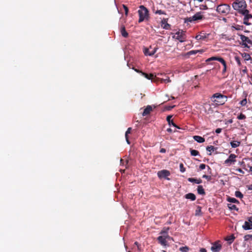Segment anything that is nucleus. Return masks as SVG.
Wrapping results in <instances>:
<instances>
[{
	"label": "nucleus",
	"mask_w": 252,
	"mask_h": 252,
	"mask_svg": "<svg viewBox=\"0 0 252 252\" xmlns=\"http://www.w3.org/2000/svg\"><path fill=\"white\" fill-rule=\"evenodd\" d=\"M211 100L216 105H221L227 101V97L220 93H216L212 95Z\"/></svg>",
	"instance_id": "nucleus-1"
},
{
	"label": "nucleus",
	"mask_w": 252,
	"mask_h": 252,
	"mask_svg": "<svg viewBox=\"0 0 252 252\" xmlns=\"http://www.w3.org/2000/svg\"><path fill=\"white\" fill-rule=\"evenodd\" d=\"M138 11L139 17L138 22L140 23L144 20H149L150 16L148 9L144 5H140Z\"/></svg>",
	"instance_id": "nucleus-2"
},
{
	"label": "nucleus",
	"mask_w": 252,
	"mask_h": 252,
	"mask_svg": "<svg viewBox=\"0 0 252 252\" xmlns=\"http://www.w3.org/2000/svg\"><path fill=\"white\" fill-rule=\"evenodd\" d=\"M232 7L234 10L242 14L245 10H247V4L244 0H236L232 3Z\"/></svg>",
	"instance_id": "nucleus-3"
},
{
	"label": "nucleus",
	"mask_w": 252,
	"mask_h": 252,
	"mask_svg": "<svg viewBox=\"0 0 252 252\" xmlns=\"http://www.w3.org/2000/svg\"><path fill=\"white\" fill-rule=\"evenodd\" d=\"M231 7L227 4H220L219 5L216 9L217 11L220 14L227 15L230 12Z\"/></svg>",
	"instance_id": "nucleus-4"
},
{
	"label": "nucleus",
	"mask_w": 252,
	"mask_h": 252,
	"mask_svg": "<svg viewBox=\"0 0 252 252\" xmlns=\"http://www.w3.org/2000/svg\"><path fill=\"white\" fill-rule=\"evenodd\" d=\"M186 32L182 30H179L175 34L172 36V38L179 40L180 42H183L186 41L187 36Z\"/></svg>",
	"instance_id": "nucleus-5"
},
{
	"label": "nucleus",
	"mask_w": 252,
	"mask_h": 252,
	"mask_svg": "<svg viewBox=\"0 0 252 252\" xmlns=\"http://www.w3.org/2000/svg\"><path fill=\"white\" fill-rule=\"evenodd\" d=\"M170 174V171L166 169L160 170L158 171L157 173V175L159 179H165L167 180H170L168 176H169Z\"/></svg>",
	"instance_id": "nucleus-6"
},
{
	"label": "nucleus",
	"mask_w": 252,
	"mask_h": 252,
	"mask_svg": "<svg viewBox=\"0 0 252 252\" xmlns=\"http://www.w3.org/2000/svg\"><path fill=\"white\" fill-rule=\"evenodd\" d=\"M158 47L157 46L152 47V46H150L149 48H145L144 50V54L146 56H152L155 54V53L157 52Z\"/></svg>",
	"instance_id": "nucleus-7"
},
{
	"label": "nucleus",
	"mask_w": 252,
	"mask_h": 252,
	"mask_svg": "<svg viewBox=\"0 0 252 252\" xmlns=\"http://www.w3.org/2000/svg\"><path fill=\"white\" fill-rule=\"evenodd\" d=\"M241 14L244 16L243 24L247 26L251 25V23H247L246 21L247 20L252 19V15L249 13V11L248 10H245Z\"/></svg>",
	"instance_id": "nucleus-8"
},
{
	"label": "nucleus",
	"mask_w": 252,
	"mask_h": 252,
	"mask_svg": "<svg viewBox=\"0 0 252 252\" xmlns=\"http://www.w3.org/2000/svg\"><path fill=\"white\" fill-rule=\"evenodd\" d=\"M237 156L235 154H231L229 155L228 158L224 161V164L227 166H229L231 164L234 163L236 162L235 158H236Z\"/></svg>",
	"instance_id": "nucleus-9"
},
{
	"label": "nucleus",
	"mask_w": 252,
	"mask_h": 252,
	"mask_svg": "<svg viewBox=\"0 0 252 252\" xmlns=\"http://www.w3.org/2000/svg\"><path fill=\"white\" fill-rule=\"evenodd\" d=\"M240 37V39L242 42V45L245 47H247L248 44H252V41L248 37L245 36L244 35L239 34H238Z\"/></svg>",
	"instance_id": "nucleus-10"
},
{
	"label": "nucleus",
	"mask_w": 252,
	"mask_h": 252,
	"mask_svg": "<svg viewBox=\"0 0 252 252\" xmlns=\"http://www.w3.org/2000/svg\"><path fill=\"white\" fill-rule=\"evenodd\" d=\"M221 249V245L220 243V241H216L213 244V246L211 248L212 251L214 252H218Z\"/></svg>",
	"instance_id": "nucleus-11"
},
{
	"label": "nucleus",
	"mask_w": 252,
	"mask_h": 252,
	"mask_svg": "<svg viewBox=\"0 0 252 252\" xmlns=\"http://www.w3.org/2000/svg\"><path fill=\"white\" fill-rule=\"evenodd\" d=\"M205 18L204 16L202 15V12H198L195 13L193 16L192 19L194 20V21L198 20H202Z\"/></svg>",
	"instance_id": "nucleus-12"
},
{
	"label": "nucleus",
	"mask_w": 252,
	"mask_h": 252,
	"mask_svg": "<svg viewBox=\"0 0 252 252\" xmlns=\"http://www.w3.org/2000/svg\"><path fill=\"white\" fill-rule=\"evenodd\" d=\"M202 52L200 50H191L187 53L182 54V56L186 58H189L190 56L195 55L197 53Z\"/></svg>",
	"instance_id": "nucleus-13"
},
{
	"label": "nucleus",
	"mask_w": 252,
	"mask_h": 252,
	"mask_svg": "<svg viewBox=\"0 0 252 252\" xmlns=\"http://www.w3.org/2000/svg\"><path fill=\"white\" fill-rule=\"evenodd\" d=\"M209 35V34H206V33L201 32L200 34L196 35L195 39L198 40H204L208 37Z\"/></svg>",
	"instance_id": "nucleus-14"
},
{
	"label": "nucleus",
	"mask_w": 252,
	"mask_h": 252,
	"mask_svg": "<svg viewBox=\"0 0 252 252\" xmlns=\"http://www.w3.org/2000/svg\"><path fill=\"white\" fill-rule=\"evenodd\" d=\"M161 26L163 27V28L165 30H169L170 29V25L167 23V19H163L161 20Z\"/></svg>",
	"instance_id": "nucleus-15"
},
{
	"label": "nucleus",
	"mask_w": 252,
	"mask_h": 252,
	"mask_svg": "<svg viewBox=\"0 0 252 252\" xmlns=\"http://www.w3.org/2000/svg\"><path fill=\"white\" fill-rule=\"evenodd\" d=\"M158 242L162 246H166L167 245V241L166 240V238L162 236H159L157 238Z\"/></svg>",
	"instance_id": "nucleus-16"
},
{
	"label": "nucleus",
	"mask_w": 252,
	"mask_h": 252,
	"mask_svg": "<svg viewBox=\"0 0 252 252\" xmlns=\"http://www.w3.org/2000/svg\"><path fill=\"white\" fill-rule=\"evenodd\" d=\"M153 109L151 105H148L146 108L144 110V111L142 113L143 116H146L150 114V113L152 111Z\"/></svg>",
	"instance_id": "nucleus-17"
},
{
	"label": "nucleus",
	"mask_w": 252,
	"mask_h": 252,
	"mask_svg": "<svg viewBox=\"0 0 252 252\" xmlns=\"http://www.w3.org/2000/svg\"><path fill=\"white\" fill-rule=\"evenodd\" d=\"M213 61H218L220 63H223V58L220 57H212L208 58L206 60V62H209Z\"/></svg>",
	"instance_id": "nucleus-18"
},
{
	"label": "nucleus",
	"mask_w": 252,
	"mask_h": 252,
	"mask_svg": "<svg viewBox=\"0 0 252 252\" xmlns=\"http://www.w3.org/2000/svg\"><path fill=\"white\" fill-rule=\"evenodd\" d=\"M242 227L244 230L252 229V223L250 222L249 221H246L244 225L242 226Z\"/></svg>",
	"instance_id": "nucleus-19"
},
{
	"label": "nucleus",
	"mask_w": 252,
	"mask_h": 252,
	"mask_svg": "<svg viewBox=\"0 0 252 252\" xmlns=\"http://www.w3.org/2000/svg\"><path fill=\"white\" fill-rule=\"evenodd\" d=\"M172 118V116L171 115H169L166 118V121L168 122V123L169 125H172L174 127H176L179 129H180V128L177 126L174 123V122L171 120Z\"/></svg>",
	"instance_id": "nucleus-20"
},
{
	"label": "nucleus",
	"mask_w": 252,
	"mask_h": 252,
	"mask_svg": "<svg viewBox=\"0 0 252 252\" xmlns=\"http://www.w3.org/2000/svg\"><path fill=\"white\" fill-rule=\"evenodd\" d=\"M121 33L122 35L125 38L127 37L128 36V34L126 31L125 27L124 26H122L121 28Z\"/></svg>",
	"instance_id": "nucleus-21"
},
{
	"label": "nucleus",
	"mask_w": 252,
	"mask_h": 252,
	"mask_svg": "<svg viewBox=\"0 0 252 252\" xmlns=\"http://www.w3.org/2000/svg\"><path fill=\"white\" fill-rule=\"evenodd\" d=\"M188 180L191 183H194L197 184H200L202 183V181L201 179H195L193 178H189Z\"/></svg>",
	"instance_id": "nucleus-22"
},
{
	"label": "nucleus",
	"mask_w": 252,
	"mask_h": 252,
	"mask_svg": "<svg viewBox=\"0 0 252 252\" xmlns=\"http://www.w3.org/2000/svg\"><path fill=\"white\" fill-rule=\"evenodd\" d=\"M140 73H141L142 75L149 80H153L154 78V75L153 74L150 73L149 74L142 71H140Z\"/></svg>",
	"instance_id": "nucleus-23"
},
{
	"label": "nucleus",
	"mask_w": 252,
	"mask_h": 252,
	"mask_svg": "<svg viewBox=\"0 0 252 252\" xmlns=\"http://www.w3.org/2000/svg\"><path fill=\"white\" fill-rule=\"evenodd\" d=\"M193 138L194 140L198 143H203L205 141V139L201 136L198 135H195L193 136Z\"/></svg>",
	"instance_id": "nucleus-24"
},
{
	"label": "nucleus",
	"mask_w": 252,
	"mask_h": 252,
	"mask_svg": "<svg viewBox=\"0 0 252 252\" xmlns=\"http://www.w3.org/2000/svg\"><path fill=\"white\" fill-rule=\"evenodd\" d=\"M185 197L187 199L194 201L196 199V196L192 193H189L185 195Z\"/></svg>",
	"instance_id": "nucleus-25"
},
{
	"label": "nucleus",
	"mask_w": 252,
	"mask_h": 252,
	"mask_svg": "<svg viewBox=\"0 0 252 252\" xmlns=\"http://www.w3.org/2000/svg\"><path fill=\"white\" fill-rule=\"evenodd\" d=\"M235 239V237L234 234H232L230 236H227L225 238V240L226 241H228V242L229 244H231L234 241Z\"/></svg>",
	"instance_id": "nucleus-26"
},
{
	"label": "nucleus",
	"mask_w": 252,
	"mask_h": 252,
	"mask_svg": "<svg viewBox=\"0 0 252 252\" xmlns=\"http://www.w3.org/2000/svg\"><path fill=\"white\" fill-rule=\"evenodd\" d=\"M197 192L198 194L201 195H205V191L204 190V189H203V187L201 185L198 186L197 187Z\"/></svg>",
	"instance_id": "nucleus-27"
},
{
	"label": "nucleus",
	"mask_w": 252,
	"mask_h": 252,
	"mask_svg": "<svg viewBox=\"0 0 252 252\" xmlns=\"http://www.w3.org/2000/svg\"><path fill=\"white\" fill-rule=\"evenodd\" d=\"M227 201L233 203L239 204V201L235 198L228 197L227 198Z\"/></svg>",
	"instance_id": "nucleus-28"
},
{
	"label": "nucleus",
	"mask_w": 252,
	"mask_h": 252,
	"mask_svg": "<svg viewBox=\"0 0 252 252\" xmlns=\"http://www.w3.org/2000/svg\"><path fill=\"white\" fill-rule=\"evenodd\" d=\"M241 142L240 141H233L230 142V145L232 148H236L240 145Z\"/></svg>",
	"instance_id": "nucleus-29"
},
{
	"label": "nucleus",
	"mask_w": 252,
	"mask_h": 252,
	"mask_svg": "<svg viewBox=\"0 0 252 252\" xmlns=\"http://www.w3.org/2000/svg\"><path fill=\"white\" fill-rule=\"evenodd\" d=\"M223 63H220L223 65V69L222 70V74L225 75L226 72L227 65L225 60L223 59Z\"/></svg>",
	"instance_id": "nucleus-30"
},
{
	"label": "nucleus",
	"mask_w": 252,
	"mask_h": 252,
	"mask_svg": "<svg viewBox=\"0 0 252 252\" xmlns=\"http://www.w3.org/2000/svg\"><path fill=\"white\" fill-rule=\"evenodd\" d=\"M227 207L230 210H238V208L236 207V206L234 204H232L231 203H229L227 204Z\"/></svg>",
	"instance_id": "nucleus-31"
},
{
	"label": "nucleus",
	"mask_w": 252,
	"mask_h": 252,
	"mask_svg": "<svg viewBox=\"0 0 252 252\" xmlns=\"http://www.w3.org/2000/svg\"><path fill=\"white\" fill-rule=\"evenodd\" d=\"M190 154L192 156H196L199 155V153L196 150L190 149Z\"/></svg>",
	"instance_id": "nucleus-32"
},
{
	"label": "nucleus",
	"mask_w": 252,
	"mask_h": 252,
	"mask_svg": "<svg viewBox=\"0 0 252 252\" xmlns=\"http://www.w3.org/2000/svg\"><path fill=\"white\" fill-rule=\"evenodd\" d=\"M242 56L245 61H249L251 59L250 55L248 53H244Z\"/></svg>",
	"instance_id": "nucleus-33"
},
{
	"label": "nucleus",
	"mask_w": 252,
	"mask_h": 252,
	"mask_svg": "<svg viewBox=\"0 0 252 252\" xmlns=\"http://www.w3.org/2000/svg\"><path fill=\"white\" fill-rule=\"evenodd\" d=\"M233 28L237 31H243L244 30L245 27L243 26L237 25L234 26Z\"/></svg>",
	"instance_id": "nucleus-34"
},
{
	"label": "nucleus",
	"mask_w": 252,
	"mask_h": 252,
	"mask_svg": "<svg viewBox=\"0 0 252 252\" xmlns=\"http://www.w3.org/2000/svg\"><path fill=\"white\" fill-rule=\"evenodd\" d=\"M235 195L236 197L242 198L243 197V194L240 191H236L235 192Z\"/></svg>",
	"instance_id": "nucleus-35"
},
{
	"label": "nucleus",
	"mask_w": 252,
	"mask_h": 252,
	"mask_svg": "<svg viewBox=\"0 0 252 252\" xmlns=\"http://www.w3.org/2000/svg\"><path fill=\"white\" fill-rule=\"evenodd\" d=\"M181 252H188L189 251V248L187 246L182 247L179 248Z\"/></svg>",
	"instance_id": "nucleus-36"
},
{
	"label": "nucleus",
	"mask_w": 252,
	"mask_h": 252,
	"mask_svg": "<svg viewBox=\"0 0 252 252\" xmlns=\"http://www.w3.org/2000/svg\"><path fill=\"white\" fill-rule=\"evenodd\" d=\"M154 13L156 14H159V15H166V13L165 11H162L161 10H157V11H155Z\"/></svg>",
	"instance_id": "nucleus-37"
},
{
	"label": "nucleus",
	"mask_w": 252,
	"mask_h": 252,
	"mask_svg": "<svg viewBox=\"0 0 252 252\" xmlns=\"http://www.w3.org/2000/svg\"><path fill=\"white\" fill-rule=\"evenodd\" d=\"M235 60L236 61V62L237 63L238 65L239 66H240L241 65V61H240V59L239 57L238 56H235Z\"/></svg>",
	"instance_id": "nucleus-38"
},
{
	"label": "nucleus",
	"mask_w": 252,
	"mask_h": 252,
	"mask_svg": "<svg viewBox=\"0 0 252 252\" xmlns=\"http://www.w3.org/2000/svg\"><path fill=\"white\" fill-rule=\"evenodd\" d=\"M215 149V148L213 146H207L206 148V150L210 152L214 151Z\"/></svg>",
	"instance_id": "nucleus-39"
},
{
	"label": "nucleus",
	"mask_w": 252,
	"mask_h": 252,
	"mask_svg": "<svg viewBox=\"0 0 252 252\" xmlns=\"http://www.w3.org/2000/svg\"><path fill=\"white\" fill-rule=\"evenodd\" d=\"M247 103V98H246L243 99L242 100H241L240 102V104L242 106H245L246 105Z\"/></svg>",
	"instance_id": "nucleus-40"
},
{
	"label": "nucleus",
	"mask_w": 252,
	"mask_h": 252,
	"mask_svg": "<svg viewBox=\"0 0 252 252\" xmlns=\"http://www.w3.org/2000/svg\"><path fill=\"white\" fill-rule=\"evenodd\" d=\"M246 118V116L242 113H240V114L237 117V119L239 120H244Z\"/></svg>",
	"instance_id": "nucleus-41"
},
{
	"label": "nucleus",
	"mask_w": 252,
	"mask_h": 252,
	"mask_svg": "<svg viewBox=\"0 0 252 252\" xmlns=\"http://www.w3.org/2000/svg\"><path fill=\"white\" fill-rule=\"evenodd\" d=\"M252 235L251 234H247V235H246L244 238V240L246 241H248L249 240H250V239L252 238Z\"/></svg>",
	"instance_id": "nucleus-42"
},
{
	"label": "nucleus",
	"mask_w": 252,
	"mask_h": 252,
	"mask_svg": "<svg viewBox=\"0 0 252 252\" xmlns=\"http://www.w3.org/2000/svg\"><path fill=\"white\" fill-rule=\"evenodd\" d=\"M180 171L182 173L186 171V168L184 167L183 164L182 163L180 164Z\"/></svg>",
	"instance_id": "nucleus-43"
},
{
	"label": "nucleus",
	"mask_w": 252,
	"mask_h": 252,
	"mask_svg": "<svg viewBox=\"0 0 252 252\" xmlns=\"http://www.w3.org/2000/svg\"><path fill=\"white\" fill-rule=\"evenodd\" d=\"M201 212V208L199 206H198L195 211V215H199Z\"/></svg>",
	"instance_id": "nucleus-44"
},
{
	"label": "nucleus",
	"mask_w": 252,
	"mask_h": 252,
	"mask_svg": "<svg viewBox=\"0 0 252 252\" xmlns=\"http://www.w3.org/2000/svg\"><path fill=\"white\" fill-rule=\"evenodd\" d=\"M123 7L125 10V15L127 16L128 12V8L125 4H123Z\"/></svg>",
	"instance_id": "nucleus-45"
},
{
	"label": "nucleus",
	"mask_w": 252,
	"mask_h": 252,
	"mask_svg": "<svg viewBox=\"0 0 252 252\" xmlns=\"http://www.w3.org/2000/svg\"><path fill=\"white\" fill-rule=\"evenodd\" d=\"M203 178H205L207 179L208 181H210L212 179V177L211 176L207 175H203L202 176Z\"/></svg>",
	"instance_id": "nucleus-46"
},
{
	"label": "nucleus",
	"mask_w": 252,
	"mask_h": 252,
	"mask_svg": "<svg viewBox=\"0 0 252 252\" xmlns=\"http://www.w3.org/2000/svg\"><path fill=\"white\" fill-rule=\"evenodd\" d=\"M185 22H192L194 21V20H193V19H192V17H188V18H187L186 19H185Z\"/></svg>",
	"instance_id": "nucleus-47"
},
{
	"label": "nucleus",
	"mask_w": 252,
	"mask_h": 252,
	"mask_svg": "<svg viewBox=\"0 0 252 252\" xmlns=\"http://www.w3.org/2000/svg\"><path fill=\"white\" fill-rule=\"evenodd\" d=\"M169 227L166 228L165 230H162L160 232V234H167L168 233V231L169 230Z\"/></svg>",
	"instance_id": "nucleus-48"
},
{
	"label": "nucleus",
	"mask_w": 252,
	"mask_h": 252,
	"mask_svg": "<svg viewBox=\"0 0 252 252\" xmlns=\"http://www.w3.org/2000/svg\"><path fill=\"white\" fill-rule=\"evenodd\" d=\"M200 8L202 10H206L207 9L208 6L206 5H200Z\"/></svg>",
	"instance_id": "nucleus-49"
},
{
	"label": "nucleus",
	"mask_w": 252,
	"mask_h": 252,
	"mask_svg": "<svg viewBox=\"0 0 252 252\" xmlns=\"http://www.w3.org/2000/svg\"><path fill=\"white\" fill-rule=\"evenodd\" d=\"M206 165L205 164L202 163L199 165V169L200 170L204 169L206 167Z\"/></svg>",
	"instance_id": "nucleus-50"
},
{
	"label": "nucleus",
	"mask_w": 252,
	"mask_h": 252,
	"mask_svg": "<svg viewBox=\"0 0 252 252\" xmlns=\"http://www.w3.org/2000/svg\"><path fill=\"white\" fill-rule=\"evenodd\" d=\"M131 127H128L125 133L126 135L130 134L131 133Z\"/></svg>",
	"instance_id": "nucleus-51"
},
{
	"label": "nucleus",
	"mask_w": 252,
	"mask_h": 252,
	"mask_svg": "<svg viewBox=\"0 0 252 252\" xmlns=\"http://www.w3.org/2000/svg\"><path fill=\"white\" fill-rule=\"evenodd\" d=\"M125 138H126V140L127 143L128 144H130V141L129 140L128 134H126V135L125 134Z\"/></svg>",
	"instance_id": "nucleus-52"
},
{
	"label": "nucleus",
	"mask_w": 252,
	"mask_h": 252,
	"mask_svg": "<svg viewBox=\"0 0 252 252\" xmlns=\"http://www.w3.org/2000/svg\"><path fill=\"white\" fill-rule=\"evenodd\" d=\"M222 129L220 128H218L216 129V132L217 133H220L221 132Z\"/></svg>",
	"instance_id": "nucleus-53"
},
{
	"label": "nucleus",
	"mask_w": 252,
	"mask_h": 252,
	"mask_svg": "<svg viewBox=\"0 0 252 252\" xmlns=\"http://www.w3.org/2000/svg\"><path fill=\"white\" fill-rule=\"evenodd\" d=\"M236 170L242 174H244V172L241 168H238Z\"/></svg>",
	"instance_id": "nucleus-54"
},
{
	"label": "nucleus",
	"mask_w": 252,
	"mask_h": 252,
	"mask_svg": "<svg viewBox=\"0 0 252 252\" xmlns=\"http://www.w3.org/2000/svg\"><path fill=\"white\" fill-rule=\"evenodd\" d=\"M160 152L161 153H164L166 152V150L164 149V148H161L160 150Z\"/></svg>",
	"instance_id": "nucleus-55"
},
{
	"label": "nucleus",
	"mask_w": 252,
	"mask_h": 252,
	"mask_svg": "<svg viewBox=\"0 0 252 252\" xmlns=\"http://www.w3.org/2000/svg\"><path fill=\"white\" fill-rule=\"evenodd\" d=\"M200 252H206V250L205 248H201L200 249Z\"/></svg>",
	"instance_id": "nucleus-56"
},
{
	"label": "nucleus",
	"mask_w": 252,
	"mask_h": 252,
	"mask_svg": "<svg viewBox=\"0 0 252 252\" xmlns=\"http://www.w3.org/2000/svg\"><path fill=\"white\" fill-rule=\"evenodd\" d=\"M248 221H249L250 222L252 223V216H251V217H249V218H248Z\"/></svg>",
	"instance_id": "nucleus-57"
},
{
	"label": "nucleus",
	"mask_w": 252,
	"mask_h": 252,
	"mask_svg": "<svg viewBox=\"0 0 252 252\" xmlns=\"http://www.w3.org/2000/svg\"><path fill=\"white\" fill-rule=\"evenodd\" d=\"M167 131L168 132H172V130L171 128H168L167 129Z\"/></svg>",
	"instance_id": "nucleus-58"
},
{
	"label": "nucleus",
	"mask_w": 252,
	"mask_h": 252,
	"mask_svg": "<svg viewBox=\"0 0 252 252\" xmlns=\"http://www.w3.org/2000/svg\"><path fill=\"white\" fill-rule=\"evenodd\" d=\"M248 189L249 190H252V185H250L248 186Z\"/></svg>",
	"instance_id": "nucleus-59"
},
{
	"label": "nucleus",
	"mask_w": 252,
	"mask_h": 252,
	"mask_svg": "<svg viewBox=\"0 0 252 252\" xmlns=\"http://www.w3.org/2000/svg\"><path fill=\"white\" fill-rule=\"evenodd\" d=\"M164 80V82H170V79H165V80Z\"/></svg>",
	"instance_id": "nucleus-60"
},
{
	"label": "nucleus",
	"mask_w": 252,
	"mask_h": 252,
	"mask_svg": "<svg viewBox=\"0 0 252 252\" xmlns=\"http://www.w3.org/2000/svg\"><path fill=\"white\" fill-rule=\"evenodd\" d=\"M228 122L229 124H231V123H232V122H233V120H232V119H230L229 120H228Z\"/></svg>",
	"instance_id": "nucleus-61"
},
{
	"label": "nucleus",
	"mask_w": 252,
	"mask_h": 252,
	"mask_svg": "<svg viewBox=\"0 0 252 252\" xmlns=\"http://www.w3.org/2000/svg\"><path fill=\"white\" fill-rule=\"evenodd\" d=\"M134 70L137 72H138V73H140V70H138V69H134Z\"/></svg>",
	"instance_id": "nucleus-62"
},
{
	"label": "nucleus",
	"mask_w": 252,
	"mask_h": 252,
	"mask_svg": "<svg viewBox=\"0 0 252 252\" xmlns=\"http://www.w3.org/2000/svg\"><path fill=\"white\" fill-rule=\"evenodd\" d=\"M250 171L251 172L252 174V166H250Z\"/></svg>",
	"instance_id": "nucleus-63"
},
{
	"label": "nucleus",
	"mask_w": 252,
	"mask_h": 252,
	"mask_svg": "<svg viewBox=\"0 0 252 252\" xmlns=\"http://www.w3.org/2000/svg\"><path fill=\"white\" fill-rule=\"evenodd\" d=\"M207 167L208 170H211V169L209 166L207 165Z\"/></svg>",
	"instance_id": "nucleus-64"
}]
</instances>
